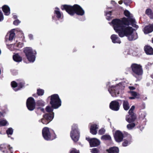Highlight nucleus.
Returning a JSON list of instances; mask_svg holds the SVG:
<instances>
[{
  "label": "nucleus",
  "instance_id": "nucleus-53",
  "mask_svg": "<svg viewBox=\"0 0 153 153\" xmlns=\"http://www.w3.org/2000/svg\"><path fill=\"white\" fill-rule=\"evenodd\" d=\"M111 3L112 4H115L116 3L114 1H112L111 2Z\"/></svg>",
  "mask_w": 153,
  "mask_h": 153
},
{
  "label": "nucleus",
  "instance_id": "nucleus-44",
  "mask_svg": "<svg viewBox=\"0 0 153 153\" xmlns=\"http://www.w3.org/2000/svg\"><path fill=\"white\" fill-rule=\"evenodd\" d=\"M16 31L18 34L20 35H23V33L22 31L19 28H18L16 29Z\"/></svg>",
  "mask_w": 153,
  "mask_h": 153
},
{
  "label": "nucleus",
  "instance_id": "nucleus-3",
  "mask_svg": "<svg viewBox=\"0 0 153 153\" xmlns=\"http://www.w3.org/2000/svg\"><path fill=\"white\" fill-rule=\"evenodd\" d=\"M62 10H65L70 15H73L75 13L80 16H83L85 13V11L79 5L74 4L73 6L67 5H63L61 6Z\"/></svg>",
  "mask_w": 153,
  "mask_h": 153
},
{
  "label": "nucleus",
  "instance_id": "nucleus-29",
  "mask_svg": "<svg viewBox=\"0 0 153 153\" xmlns=\"http://www.w3.org/2000/svg\"><path fill=\"white\" fill-rule=\"evenodd\" d=\"M13 58L15 61L17 62H21L22 59V58L18 54H16L13 55Z\"/></svg>",
  "mask_w": 153,
  "mask_h": 153
},
{
  "label": "nucleus",
  "instance_id": "nucleus-39",
  "mask_svg": "<svg viewBox=\"0 0 153 153\" xmlns=\"http://www.w3.org/2000/svg\"><path fill=\"white\" fill-rule=\"evenodd\" d=\"M44 91L41 89L37 90V93L39 96H42L44 94Z\"/></svg>",
  "mask_w": 153,
  "mask_h": 153
},
{
  "label": "nucleus",
  "instance_id": "nucleus-35",
  "mask_svg": "<svg viewBox=\"0 0 153 153\" xmlns=\"http://www.w3.org/2000/svg\"><path fill=\"white\" fill-rule=\"evenodd\" d=\"M105 15L106 16V19L107 20H109L111 19L110 16L111 15V11H105Z\"/></svg>",
  "mask_w": 153,
  "mask_h": 153
},
{
  "label": "nucleus",
  "instance_id": "nucleus-28",
  "mask_svg": "<svg viewBox=\"0 0 153 153\" xmlns=\"http://www.w3.org/2000/svg\"><path fill=\"white\" fill-rule=\"evenodd\" d=\"M123 106L124 109L125 110H128L130 108L129 103L126 100H123Z\"/></svg>",
  "mask_w": 153,
  "mask_h": 153
},
{
  "label": "nucleus",
  "instance_id": "nucleus-27",
  "mask_svg": "<svg viewBox=\"0 0 153 153\" xmlns=\"http://www.w3.org/2000/svg\"><path fill=\"white\" fill-rule=\"evenodd\" d=\"M108 153H118L119 149L117 147H112L107 150Z\"/></svg>",
  "mask_w": 153,
  "mask_h": 153
},
{
  "label": "nucleus",
  "instance_id": "nucleus-38",
  "mask_svg": "<svg viewBox=\"0 0 153 153\" xmlns=\"http://www.w3.org/2000/svg\"><path fill=\"white\" fill-rule=\"evenodd\" d=\"M13 130L11 128H9L7 130L6 132L7 134L9 135H12L13 134Z\"/></svg>",
  "mask_w": 153,
  "mask_h": 153
},
{
  "label": "nucleus",
  "instance_id": "nucleus-14",
  "mask_svg": "<svg viewBox=\"0 0 153 153\" xmlns=\"http://www.w3.org/2000/svg\"><path fill=\"white\" fill-rule=\"evenodd\" d=\"M89 141L90 146L91 147L97 146L100 143V141L96 138H93L90 139L89 138H86Z\"/></svg>",
  "mask_w": 153,
  "mask_h": 153
},
{
  "label": "nucleus",
  "instance_id": "nucleus-54",
  "mask_svg": "<svg viewBox=\"0 0 153 153\" xmlns=\"http://www.w3.org/2000/svg\"><path fill=\"white\" fill-rule=\"evenodd\" d=\"M119 4H121L123 3V1L122 0H120L118 2Z\"/></svg>",
  "mask_w": 153,
  "mask_h": 153
},
{
  "label": "nucleus",
  "instance_id": "nucleus-22",
  "mask_svg": "<svg viewBox=\"0 0 153 153\" xmlns=\"http://www.w3.org/2000/svg\"><path fill=\"white\" fill-rule=\"evenodd\" d=\"M144 49L147 54L151 55L153 54V49L151 46L148 45H146L144 47Z\"/></svg>",
  "mask_w": 153,
  "mask_h": 153
},
{
  "label": "nucleus",
  "instance_id": "nucleus-15",
  "mask_svg": "<svg viewBox=\"0 0 153 153\" xmlns=\"http://www.w3.org/2000/svg\"><path fill=\"white\" fill-rule=\"evenodd\" d=\"M114 137L116 142H121L123 138V134L121 131L119 130L117 131L114 135Z\"/></svg>",
  "mask_w": 153,
  "mask_h": 153
},
{
  "label": "nucleus",
  "instance_id": "nucleus-20",
  "mask_svg": "<svg viewBox=\"0 0 153 153\" xmlns=\"http://www.w3.org/2000/svg\"><path fill=\"white\" fill-rule=\"evenodd\" d=\"M153 31V25L149 24L145 26L143 30L145 34H146L152 32Z\"/></svg>",
  "mask_w": 153,
  "mask_h": 153
},
{
  "label": "nucleus",
  "instance_id": "nucleus-19",
  "mask_svg": "<svg viewBox=\"0 0 153 153\" xmlns=\"http://www.w3.org/2000/svg\"><path fill=\"white\" fill-rule=\"evenodd\" d=\"M56 137L54 131L51 128H48V140H52Z\"/></svg>",
  "mask_w": 153,
  "mask_h": 153
},
{
  "label": "nucleus",
  "instance_id": "nucleus-57",
  "mask_svg": "<svg viewBox=\"0 0 153 153\" xmlns=\"http://www.w3.org/2000/svg\"><path fill=\"white\" fill-rule=\"evenodd\" d=\"M46 112H48V106L46 108Z\"/></svg>",
  "mask_w": 153,
  "mask_h": 153
},
{
  "label": "nucleus",
  "instance_id": "nucleus-8",
  "mask_svg": "<svg viewBox=\"0 0 153 153\" xmlns=\"http://www.w3.org/2000/svg\"><path fill=\"white\" fill-rule=\"evenodd\" d=\"M124 14L126 16L128 17V18L126 19H128L129 23L130 24V22L131 25L134 27L138 28V26L136 25L134 18L133 17L132 15L127 10H126L124 12Z\"/></svg>",
  "mask_w": 153,
  "mask_h": 153
},
{
  "label": "nucleus",
  "instance_id": "nucleus-41",
  "mask_svg": "<svg viewBox=\"0 0 153 153\" xmlns=\"http://www.w3.org/2000/svg\"><path fill=\"white\" fill-rule=\"evenodd\" d=\"M105 130L103 128L100 129L98 132V134L100 135H102L104 134L105 132Z\"/></svg>",
  "mask_w": 153,
  "mask_h": 153
},
{
  "label": "nucleus",
  "instance_id": "nucleus-58",
  "mask_svg": "<svg viewBox=\"0 0 153 153\" xmlns=\"http://www.w3.org/2000/svg\"><path fill=\"white\" fill-rule=\"evenodd\" d=\"M151 65H152L151 63H148L147 64V65H148V66H149Z\"/></svg>",
  "mask_w": 153,
  "mask_h": 153
},
{
  "label": "nucleus",
  "instance_id": "nucleus-5",
  "mask_svg": "<svg viewBox=\"0 0 153 153\" xmlns=\"http://www.w3.org/2000/svg\"><path fill=\"white\" fill-rule=\"evenodd\" d=\"M24 52L28 60L30 62H33L36 59V53L30 47H26L24 49Z\"/></svg>",
  "mask_w": 153,
  "mask_h": 153
},
{
  "label": "nucleus",
  "instance_id": "nucleus-33",
  "mask_svg": "<svg viewBox=\"0 0 153 153\" xmlns=\"http://www.w3.org/2000/svg\"><path fill=\"white\" fill-rule=\"evenodd\" d=\"M8 124L7 121L5 120L0 119V126H4Z\"/></svg>",
  "mask_w": 153,
  "mask_h": 153
},
{
  "label": "nucleus",
  "instance_id": "nucleus-45",
  "mask_svg": "<svg viewBox=\"0 0 153 153\" xmlns=\"http://www.w3.org/2000/svg\"><path fill=\"white\" fill-rule=\"evenodd\" d=\"M134 108H135L134 106V105L132 106H131V108H130V109L128 113H134L133 112V111L134 110Z\"/></svg>",
  "mask_w": 153,
  "mask_h": 153
},
{
  "label": "nucleus",
  "instance_id": "nucleus-49",
  "mask_svg": "<svg viewBox=\"0 0 153 153\" xmlns=\"http://www.w3.org/2000/svg\"><path fill=\"white\" fill-rule=\"evenodd\" d=\"M29 37V39H32L33 38V36L32 34H30L28 35Z\"/></svg>",
  "mask_w": 153,
  "mask_h": 153
},
{
  "label": "nucleus",
  "instance_id": "nucleus-42",
  "mask_svg": "<svg viewBox=\"0 0 153 153\" xmlns=\"http://www.w3.org/2000/svg\"><path fill=\"white\" fill-rule=\"evenodd\" d=\"M16 31L18 34L20 35H23V33L22 31L19 28H18L16 29Z\"/></svg>",
  "mask_w": 153,
  "mask_h": 153
},
{
  "label": "nucleus",
  "instance_id": "nucleus-25",
  "mask_svg": "<svg viewBox=\"0 0 153 153\" xmlns=\"http://www.w3.org/2000/svg\"><path fill=\"white\" fill-rule=\"evenodd\" d=\"M2 10L5 15L8 16L10 13L9 7L7 5H4L2 7Z\"/></svg>",
  "mask_w": 153,
  "mask_h": 153
},
{
  "label": "nucleus",
  "instance_id": "nucleus-37",
  "mask_svg": "<svg viewBox=\"0 0 153 153\" xmlns=\"http://www.w3.org/2000/svg\"><path fill=\"white\" fill-rule=\"evenodd\" d=\"M36 104L39 106H43L45 105V102L41 100H39L37 101Z\"/></svg>",
  "mask_w": 153,
  "mask_h": 153
},
{
  "label": "nucleus",
  "instance_id": "nucleus-47",
  "mask_svg": "<svg viewBox=\"0 0 153 153\" xmlns=\"http://www.w3.org/2000/svg\"><path fill=\"white\" fill-rule=\"evenodd\" d=\"M20 23V21L19 20H16L14 21L13 22V24L14 25H18Z\"/></svg>",
  "mask_w": 153,
  "mask_h": 153
},
{
  "label": "nucleus",
  "instance_id": "nucleus-17",
  "mask_svg": "<svg viewBox=\"0 0 153 153\" xmlns=\"http://www.w3.org/2000/svg\"><path fill=\"white\" fill-rule=\"evenodd\" d=\"M129 114V115L126 116V121L129 123L133 122H137L136 121H135V120L136 119V117L134 114L132 113Z\"/></svg>",
  "mask_w": 153,
  "mask_h": 153
},
{
  "label": "nucleus",
  "instance_id": "nucleus-1",
  "mask_svg": "<svg viewBox=\"0 0 153 153\" xmlns=\"http://www.w3.org/2000/svg\"><path fill=\"white\" fill-rule=\"evenodd\" d=\"M114 30L121 37L126 36L129 40H134L138 38L137 33L133 32V28L129 26L130 23L125 17L115 19L111 22Z\"/></svg>",
  "mask_w": 153,
  "mask_h": 153
},
{
  "label": "nucleus",
  "instance_id": "nucleus-48",
  "mask_svg": "<svg viewBox=\"0 0 153 153\" xmlns=\"http://www.w3.org/2000/svg\"><path fill=\"white\" fill-rule=\"evenodd\" d=\"M91 152L92 153H98L97 149L96 148H94L92 149Z\"/></svg>",
  "mask_w": 153,
  "mask_h": 153
},
{
  "label": "nucleus",
  "instance_id": "nucleus-30",
  "mask_svg": "<svg viewBox=\"0 0 153 153\" xmlns=\"http://www.w3.org/2000/svg\"><path fill=\"white\" fill-rule=\"evenodd\" d=\"M138 122H135L130 123L127 125V128L129 130L132 129L135 126L137 125Z\"/></svg>",
  "mask_w": 153,
  "mask_h": 153
},
{
  "label": "nucleus",
  "instance_id": "nucleus-46",
  "mask_svg": "<svg viewBox=\"0 0 153 153\" xmlns=\"http://www.w3.org/2000/svg\"><path fill=\"white\" fill-rule=\"evenodd\" d=\"M4 19L3 14L1 11L0 10V22L2 21Z\"/></svg>",
  "mask_w": 153,
  "mask_h": 153
},
{
  "label": "nucleus",
  "instance_id": "nucleus-10",
  "mask_svg": "<svg viewBox=\"0 0 153 153\" xmlns=\"http://www.w3.org/2000/svg\"><path fill=\"white\" fill-rule=\"evenodd\" d=\"M27 107L30 111H33L35 108L36 103L34 99L31 97L29 98L26 102Z\"/></svg>",
  "mask_w": 153,
  "mask_h": 153
},
{
  "label": "nucleus",
  "instance_id": "nucleus-21",
  "mask_svg": "<svg viewBox=\"0 0 153 153\" xmlns=\"http://www.w3.org/2000/svg\"><path fill=\"white\" fill-rule=\"evenodd\" d=\"M15 36V33L13 31L8 33L6 36V40L7 41L8 40L10 41H12L14 38Z\"/></svg>",
  "mask_w": 153,
  "mask_h": 153
},
{
  "label": "nucleus",
  "instance_id": "nucleus-32",
  "mask_svg": "<svg viewBox=\"0 0 153 153\" xmlns=\"http://www.w3.org/2000/svg\"><path fill=\"white\" fill-rule=\"evenodd\" d=\"M146 14L151 19H153V12L150 9H147L146 11Z\"/></svg>",
  "mask_w": 153,
  "mask_h": 153
},
{
  "label": "nucleus",
  "instance_id": "nucleus-12",
  "mask_svg": "<svg viewBox=\"0 0 153 153\" xmlns=\"http://www.w3.org/2000/svg\"><path fill=\"white\" fill-rule=\"evenodd\" d=\"M7 48L11 51H13L14 49H18L19 48L22 47L24 46L23 43L21 42H18L16 41V43L14 45H7Z\"/></svg>",
  "mask_w": 153,
  "mask_h": 153
},
{
  "label": "nucleus",
  "instance_id": "nucleus-13",
  "mask_svg": "<svg viewBox=\"0 0 153 153\" xmlns=\"http://www.w3.org/2000/svg\"><path fill=\"white\" fill-rule=\"evenodd\" d=\"M24 83L22 82L17 84L14 81H12L11 83V85L15 91H17L21 88L24 85Z\"/></svg>",
  "mask_w": 153,
  "mask_h": 153
},
{
  "label": "nucleus",
  "instance_id": "nucleus-31",
  "mask_svg": "<svg viewBox=\"0 0 153 153\" xmlns=\"http://www.w3.org/2000/svg\"><path fill=\"white\" fill-rule=\"evenodd\" d=\"M43 117L41 120V122L43 124H46L48 123V114H46L43 115Z\"/></svg>",
  "mask_w": 153,
  "mask_h": 153
},
{
  "label": "nucleus",
  "instance_id": "nucleus-61",
  "mask_svg": "<svg viewBox=\"0 0 153 153\" xmlns=\"http://www.w3.org/2000/svg\"><path fill=\"white\" fill-rule=\"evenodd\" d=\"M0 134H2V133H1V131H0Z\"/></svg>",
  "mask_w": 153,
  "mask_h": 153
},
{
  "label": "nucleus",
  "instance_id": "nucleus-36",
  "mask_svg": "<svg viewBox=\"0 0 153 153\" xmlns=\"http://www.w3.org/2000/svg\"><path fill=\"white\" fill-rule=\"evenodd\" d=\"M131 95L134 97H135L136 98H138L139 97V95L137 92L134 91H130V92Z\"/></svg>",
  "mask_w": 153,
  "mask_h": 153
},
{
  "label": "nucleus",
  "instance_id": "nucleus-4",
  "mask_svg": "<svg viewBox=\"0 0 153 153\" xmlns=\"http://www.w3.org/2000/svg\"><path fill=\"white\" fill-rule=\"evenodd\" d=\"M110 84V82H108L107 86L108 87V91L113 97H116L122 93L126 85L124 82L119 83L116 85L109 86Z\"/></svg>",
  "mask_w": 153,
  "mask_h": 153
},
{
  "label": "nucleus",
  "instance_id": "nucleus-52",
  "mask_svg": "<svg viewBox=\"0 0 153 153\" xmlns=\"http://www.w3.org/2000/svg\"><path fill=\"white\" fill-rule=\"evenodd\" d=\"M39 108L40 109V110L41 111H42L43 112H44V108Z\"/></svg>",
  "mask_w": 153,
  "mask_h": 153
},
{
  "label": "nucleus",
  "instance_id": "nucleus-43",
  "mask_svg": "<svg viewBox=\"0 0 153 153\" xmlns=\"http://www.w3.org/2000/svg\"><path fill=\"white\" fill-rule=\"evenodd\" d=\"M16 31L18 34L20 35H23V33L22 31L19 28H18L16 29Z\"/></svg>",
  "mask_w": 153,
  "mask_h": 153
},
{
  "label": "nucleus",
  "instance_id": "nucleus-11",
  "mask_svg": "<svg viewBox=\"0 0 153 153\" xmlns=\"http://www.w3.org/2000/svg\"><path fill=\"white\" fill-rule=\"evenodd\" d=\"M12 147L7 144H1L0 145V150L4 153H13Z\"/></svg>",
  "mask_w": 153,
  "mask_h": 153
},
{
  "label": "nucleus",
  "instance_id": "nucleus-55",
  "mask_svg": "<svg viewBox=\"0 0 153 153\" xmlns=\"http://www.w3.org/2000/svg\"><path fill=\"white\" fill-rule=\"evenodd\" d=\"M17 16L16 15H13V17L14 19H16L17 18Z\"/></svg>",
  "mask_w": 153,
  "mask_h": 153
},
{
  "label": "nucleus",
  "instance_id": "nucleus-34",
  "mask_svg": "<svg viewBox=\"0 0 153 153\" xmlns=\"http://www.w3.org/2000/svg\"><path fill=\"white\" fill-rule=\"evenodd\" d=\"M101 139L102 140H110L111 139V136L108 135H105L101 137Z\"/></svg>",
  "mask_w": 153,
  "mask_h": 153
},
{
  "label": "nucleus",
  "instance_id": "nucleus-16",
  "mask_svg": "<svg viewBox=\"0 0 153 153\" xmlns=\"http://www.w3.org/2000/svg\"><path fill=\"white\" fill-rule=\"evenodd\" d=\"M126 135L127 138L126 139L124 140L123 143V146H126L129 144H130L131 142L132 137L130 134L127 133H126Z\"/></svg>",
  "mask_w": 153,
  "mask_h": 153
},
{
  "label": "nucleus",
  "instance_id": "nucleus-24",
  "mask_svg": "<svg viewBox=\"0 0 153 153\" xmlns=\"http://www.w3.org/2000/svg\"><path fill=\"white\" fill-rule=\"evenodd\" d=\"M54 12L56 17L58 19H59L63 16L62 13L60 11L59 9L57 7L55 8Z\"/></svg>",
  "mask_w": 153,
  "mask_h": 153
},
{
  "label": "nucleus",
  "instance_id": "nucleus-40",
  "mask_svg": "<svg viewBox=\"0 0 153 153\" xmlns=\"http://www.w3.org/2000/svg\"><path fill=\"white\" fill-rule=\"evenodd\" d=\"M70 153H79V151L76 149L73 148L71 149L70 152Z\"/></svg>",
  "mask_w": 153,
  "mask_h": 153
},
{
  "label": "nucleus",
  "instance_id": "nucleus-56",
  "mask_svg": "<svg viewBox=\"0 0 153 153\" xmlns=\"http://www.w3.org/2000/svg\"><path fill=\"white\" fill-rule=\"evenodd\" d=\"M126 70H127L128 71H129L131 70V68H126Z\"/></svg>",
  "mask_w": 153,
  "mask_h": 153
},
{
  "label": "nucleus",
  "instance_id": "nucleus-23",
  "mask_svg": "<svg viewBox=\"0 0 153 153\" xmlns=\"http://www.w3.org/2000/svg\"><path fill=\"white\" fill-rule=\"evenodd\" d=\"M111 38L112 40V42L114 43L120 44L121 42L120 38L118 37L116 35H112L111 36Z\"/></svg>",
  "mask_w": 153,
  "mask_h": 153
},
{
  "label": "nucleus",
  "instance_id": "nucleus-59",
  "mask_svg": "<svg viewBox=\"0 0 153 153\" xmlns=\"http://www.w3.org/2000/svg\"><path fill=\"white\" fill-rule=\"evenodd\" d=\"M3 114H2L0 112V117H1V116H2Z\"/></svg>",
  "mask_w": 153,
  "mask_h": 153
},
{
  "label": "nucleus",
  "instance_id": "nucleus-18",
  "mask_svg": "<svg viewBox=\"0 0 153 153\" xmlns=\"http://www.w3.org/2000/svg\"><path fill=\"white\" fill-rule=\"evenodd\" d=\"M99 125L96 124H92L91 126L90 131L92 134L95 135L97 133V130L99 128Z\"/></svg>",
  "mask_w": 153,
  "mask_h": 153
},
{
  "label": "nucleus",
  "instance_id": "nucleus-7",
  "mask_svg": "<svg viewBox=\"0 0 153 153\" xmlns=\"http://www.w3.org/2000/svg\"><path fill=\"white\" fill-rule=\"evenodd\" d=\"M131 67L133 72V75L136 77L137 76L142 75L143 71L142 67L139 65L134 63L131 65Z\"/></svg>",
  "mask_w": 153,
  "mask_h": 153
},
{
  "label": "nucleus",
  "instance_id": "nucleus-6",
  "mask_svg": "<svg viewBox=\"0 0 153 153\" xmlns=\"http://www.w3.org/2000/svg\"><path fill=\"white\" fill-rule=\"evenodd\" d=\"M70 136L74 142H76L79 140V132L77 124H74L72 126Z\"/></svg>",
  "mask_w": 153,
  "mask_h": 153
},
{
  "label": "nucleus",
  "instance_id": "nucleus-2",
  "mask_svg": "<svg viewBox=\"0 0 153 153\" xmlns=\"http://www.w3.org/2000/svg\"><path fill=\"white\" fill-rule=\"evenodd\" d=\"M50 104L51 107L48 106V123L51 121L54 117L53 109H57L62 105V100L57 94H54L50 97Z\"/></svg>",
  "mask_w": 153,
  "mask_h": 153
},
{
  "label": "nucleus",
  "instance_id": "nucleus-26",
  "mask_svg": "<svg viewBox=\"0 0 153 153\" xmlns=\"http://www.w3.org/2000/svg\"><path fill=\"white\" fill-rule=\"evenodd\" d=\"M43 136L45 140H48V128L47 127L44 128L42 131Z\"/></svg>",
  "mask_w": 153,
  "mask_h": 153
},
{
  "label": "nucleus",
  "instance_id": "nucleus-51",
  "mask_svg": "<svg viewBox=\"0 0 153 153\" xmlns=\"http://www.w3.org/2000/svg\"><path fill=\"white\" fill-rule=\"evenodd\" d=\"M135 98V97H134L133 96L132 97H129V99H131V100L134 99Z\"/></svg>",
  "mask_w": 153,
  "mask_h": 153
},
{
  "label": "nucleus",
  "instance_id": "nucleus-9",
  "mask_svg": "<svg viewBox=\"0 0 153 153\" xmlns=\"http://www.w3.org/2000/svg\"><path fill=\"white\" fill-rule=\"evenodd\" d=\"M122 102V100H119L112 101L110 104V108L113 110L117 111L119 109L120 104Z\"/></svg>",
  "mask_w": 153,
  "mask_h": 153
},
{
  "label": "nucleus",
  "instance_id": "nucleus-50",
  "mask_svg": "<svg viewBox=\"0 0 153 153\" xmlns=\"http://www.w3.org/2000/svg\"><path fill=\"white\" fill-rule=\"evenodd\" d=\"M128 88L131 90H133L135 89V88L132 86H129Z\"/></svg>",
  "mask_w": 153,
  "mask_h": 153
},
{
  "label": "nucleus",
  "instance_id": "nucleus-60",
  "mask_svg": "<svg viewBox=\"0 0 153 153\" xmlns=\"http://www.w3.org/2000/svg\"><path fill=\"white\" fill-rule=\"evenodd\" d=\"M109 9H111V7H108V9H109Z\"/></svg>",
  "mask_w": 153,
  "mask_h": 153
}]
</instances>
